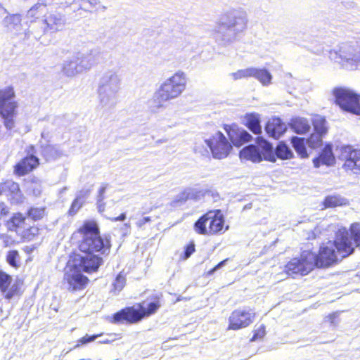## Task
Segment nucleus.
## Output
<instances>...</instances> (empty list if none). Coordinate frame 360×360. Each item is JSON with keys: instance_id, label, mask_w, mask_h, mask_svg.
Listing matches in <instances>:
<instances>
[{"instance_id": "nucleus-1", "label": "nucleus", "mask_w": 360, "mask_h": 360, "mask_svg": "<svg viewBox=\"0 0 360 360\" xmlns=\"http://www.w3.org/2000/svg\"><path fill=\"white\" fill-rule=\"evenodd\" d=\"M75 235L81 238L79 249L82 254L74 256V265L82 267L87 273L96 271L103 262L101 255L110 252V240L101 236L98 226L93 220L84 221Z\"/></svg>"}, {"instance_id": "nucleus-2", "label": "nucleus", "mask_w": 360, "mask_h": 360, "mask_svg": "<svg viewBox=\"0 0 360 360\" xmlns=\"http://www.w3.org/2000/svg\"><path fill=\"white\" fill-rule=\"evenodd\" d=\"M248 15L243 8H232L224 12L213 31L216 41L223 46L235 41L248 27Z\"/></svg>"}, {"instance_id": "nucleus-3", "label": "nucleus", "mask_w": 360, "mask_h": 360, "mask_svg": "<svg viewBox=\"0 0 360 360\" xmlns=\"http://www.w3.org/2000/svg\"><path fill=\"white\" fill-rule=\"evenodd\" d=\"M354 247L347 230L345 228H341L337 232L336 238L333 243L328 241L321 247L319 254L316 255L315 266H328L351 255L354 250Z\"/></svg>"}, {"instance_id": "nucleus-4", "label": "nucleus", "mask_w": 360, "mask_h": 360, "mask_svg": "<svg viewBox=\"0 0 360 360\" xmlns=\"http://www.w3.org/2000/svg\"><path fill=\"white\" fill-rule=\"evenodd\" d=\"M122 78L115 69L108 70L101 75L97 88L99 105L105 109L113 108L118 101Z\"/></svg>"}, {"instance_id": "nucleus-5", "label": "nucleus", "mask_w": 360, "mask_h": 360, "mask_svg": "<svg viewBox=\"0 0 360 360\" xmlns=\"http://www.w3.org/2000/svg\"><path fill=\"white\" fill-rule=\"evenodd\" d=\"M186 75L181 70L166 79L154 95L155 100L159 103L158 106L162 107L163 103L180 96L186 89Z\"/></svg>"}, {"instance_id": "nucleus-6", "label": "nucleus", "mask_w": 360, "mask_h": 360, "mask_svg": "<svg viewBox=\"0 0 360 360\" xmlns=\"http://www.w3.org/2000/svg\"><path fill=\"white\" fill-rule=\"evenodd\" d=\"M15 93L12 87L0 89V115L4 119V126L12 129L15 126L18 103L14 100Z\"/></svg>"}, {"instance_id": "nucleus-7", "label": "nucleus", "mask_w": 360, "mask_h": 360, "mask_svg": "<svg viewBox=\"0 0 360 360\" xmlns=\"http://www.w3.org/2000/svg\"><path fill=\"white\" fill-rule=\"evenodd\" d=\"M139 309L127 307L117 312L114 315V322L120 323L126 321L129 323H136L141 321L143 317L152 315L160 308V304L158 301L150 302L146 309L141 304Z\"/></svg>"}, {"instance_id": "nucleus-8", "label": "nucleus", "mask_w": 360, "mask_h": 360, "mask_svg": "<svg viewBox=\"0 0 360 360\" xmlns=\"http://www.w3.org/2000/svg\"><path fill=\"white\" fill-rule=\"evenodd\" d=\"M316 266V254L303 251L300 258L292 259L285 266V272L290 276L307 275Z\"/></svg>"}, {"instance_id": "nucleus-9", "label": "nucleus", "mask_w": 360, "mask_h": 360, "mask_svg": "<svg viewBox=\"0 0 360 360\" xmlns=\"http://www.w3.org/2000/svg\"><path fill=\"white\" fill-rule=\"evenodd\" d=\"M359 53L354 46L343 44L338 51H330V58L345 69L354 70L359 68Z\"/></svg>"}, {"instance_id": "nucleus-10", "label": "nucleus", "mask_w": 360, "mask_h": 360, "mask_svg": "<svg viewBox=\"0 0 360 360\" xmlns=\"http://www.w3.org/2000/svg\"><path fill=\"white\" fill-rule=\"evenodd\" d=\"M333 94L336 103L344 110L360 115V96L352 90L335 89Z\"/></svg>"}, {"instance_id": "nucleus-11", "label": "nucleus", "mask_w": 360, "mask_h": 360, "mask_svg": "<svg viewBox=\"0 0 360 360\" xmlns=\"http://www.w3.org/2000/svg\"><path fill=\"white\" fill-rule=\"evenodd\" d=\"M82 271L87 273L82 267L74 265V257L69 260L64 275V281L67 283V288L71 291L83 289L87 284L89 279L82 274Z\"/></svg>"}, {"instance_id": "nucleus-12", "label": "nucleus", "mask_w": 360, "mask_h": 360, "mask_svg": "<svg viewBox=\"0 0 360 360\" xmlns=\"http://www.w3.org/2000/svg\"><path fill=\"white\" fill-rule=\"evenodd\" d=\"M205 143L211 150L214 158L223 159L228 156L232 146L226 136L217 131L211 139H206Z\"/></svg>"}, {"instance_id": "nucleus-13", "label": "nucleus", "mask_w": 360, "mask_h": 360, "mask_svg": "<svg viewBox=\"0 0 360 360\" xmlns=\"http://www.w3.org/2000/svg\"><path fill=\"white\" fill-rule=\"evenodd\" d=\"M255 313L250 309H237L229 317V329L238 330L251 324Z\"/></svg>"}, {"instance_id": "nucleus-14", "label": "nucleus", "mask_w": 360, "mask_h": 360, "mask_svg": "<svg viewBox=\"0 0 360 360\" xmlns=\"http://www.w3.org/2000/svg\"><path fill=\"white\" fill-rule=\"evenodd\" d=\"M340 158L345 160L344 167L354 173H360V150H352L349 146L342 148Z\"/></svg>"}, {"instance_id": "nucleus-15", "label": "nucleus", "mask_w": 360, "mask_h": 360, "mask_svg": "<svg viewBox=\"0 0 360 360\" xmlns=\"http://www.w3.org/2000/svg\"><path fill=\"white\" fill-rule=\"evenodd\" d=\"M34 147L30 146L27 150V155L19 162L15 167V171L18 175H25L39 165V158L34 155Z\"/></svg>"}, {"instance_id": "nucleus-16", "label": "nucleus", "mask_w": 360, "mask_h": 360, "mask_svg": "<svg viewBox=\"0 0 360 360\" xmlns=\"http://www.w3.org/2000/svg\"><path fill=\"white\" fill-rule=\"evenodd\" d=\"M44 17L43 23L51 33L61 31L65 25V16L59 12L47 13Z\"/></svg>"}, {"instance_id": "nucleus-17", "label": "nucleus", "mask_w": 360, "mask_h": 360, "mask_svg": "<svg viewBox=\"0 0 360 360\" xmlns=\"http://www.w3.org/2000/svg\"><path fill=\"white\" fill-rule=\"evenodd\" d=\"M287 130L285 123L277 117L270 118L266 126L265 131L270 137L275 139H279Z\"/></svg>"}, {"instance_id": "nucleus-18", "label": "nucleus", "mask_w": 360, "mask_h": 360, "mask_svg": "<svg viewBox=\"0 0 360 360\" xmlns=\"http://www.w3.org/2000/svg\"><path fill=\"white\" fill-rule=\"evenodd\" d=\"M179 123L178 111L172 108H169L158 120V124L163 131L176 127Z\"/></svg>"}, {"instance_id": "nucleus-19", "label": "nucleus", "mask_w": 360, "mask_h": 360, "mask_svg": "<svg viewBox=\"0 0 360 360\" xmlns=\"http://www.w3.org/2000/svg\"><path fill=\"white\" fill-rule=\"evenodd\" d=\"M215 214V212L210 211L202 216L194 224L195 231L199 234L210 235V221Z\"/></svg>"}, {"instance_id": "nucleus-20", "label": "nucleus", "mask_w": 360, "mask_h": 360, "mask_svg": "<svg viewBox=\"0 0 360 360\" xmlns=\"http://www.w3.org/2000/svg\"><path fill=\"white\" fill-rule=\"evenodd\" d=\"M44 20L39 21H31L29 28L25 32V37L29 38L32 36L34 39H39L46 32H49L46 27V25L43 23Z\"/></svg>"}, {"instance_id": "nucleus-21", "label": "nucleus", "mask_w": 360, "mask_h": 360, "mask_svg": "<svg viewBox=\"0 0 360 360\" xmlns=\"http://www.w3.org/2000/svg\"><path fill=\"white\" fill-rule=\"evenodd\" d=\"M62 71L67 77H72L82 73L75 54L64 61Z\"/></svg>"}, {"instance_id": "nucleus-22", "label": "nucleus", "mask_w": 360, "mask_h": 360, "mask_svg": "<svg viewBox=\"0 0 360 360\" xmlns=\"http://www.w3.org/2000/svg\"><path fill=\"white\" fill-rule=\"evenodd\" d=\"M75 54L82 72L89 70L96 63L95 56L91 53L77 52Z\"/></svg>"}, {"instance_id": "nucleus-23", "label": "nucleus", "mask_w": 360, "mask_h": 360, "mask_svg": "<svg viewBox=\"0 0 360 360\" xmlns=\"http://www.w3.org/2000/svg\"><path fill=\"white\" fill-rule=\"evenodd\" d=\"M0 191L6 194L11 193L16 202H19L22 200V194L20 191L19 185L13 181L8 180L1 184L0 185Z\"/></svg>"}, {"instance_id": "nucleus-24", "label": "nucleus", "mask_w": 360, "mask_h": 360, "mask_svg": "<svg viewBox=\"0 0 360 360\" xmlns=\"http://www.w3.org/2000/svg\"><path fill=\"white\" fill-rule=\"evenodd\" d=\"M240 158L242 160H250L252 162H259L262 160L261 153L254 145H249L241 150Z\"/></svg>"}, {"instance_id": "nucleus-25", "label": "nucleus", "mask_w": 360, "mask_h": 360, "mask_svg": "<svg viewBox=\"0 0 360 360\" xmlns=\"http://www.w3.org/2000/svg\"><path fill=\"white\" fill-rule=\"evenodd\" d=\"M335 162V157L330 145H327L322 150L319 158L314 160L315 167H319L321 164L328 166L333 165Z\"/></svg>"}, {"instance_id": "nucleus-26", "label": "nucleus", "mask_w": 360, "mask_h": 360, "mask_svg": "<svg viewBox=\"0 0 360 360\" xmlns=\"http://www.w3.org/2000/svg\"><path fill=\"white\" fill-rule=\"evenodd\" d=\"M244 121L248 128L255 134L262 133L260 115L258 113H248L244 117Z\"/></svg>"}, {"instance_id": "nucleus-27", "label": "nucleus", "mask_w": 360, "mask_h": 360, "mask_svg": "<svg viewBox=\"0 0 360 360\" xmlns=\"http://www.w3.org/2000/svg\"><path fill=\"white\" fill-rule=\"evenodd\" d=\"M252 77L257 79L263 86H269L271 84L272 75L266 68H253Z\"/></svg>"}, {"instance_id": "nucleus-28", "label": "nucleus", "mask_w": 360, "mask_h": 360, "mask_svg": "<svg viewBox=\"0 0 360 360\" xmlns=\"http://www.w3.org/2000/svg\"><path fill=\"white\" fill-rule=\"evenodd\" d=\"M21 15L20 14L8 15L3 20V25L9 31H18L21 27Z\"/></svg>"}, {"instance_id": "nucleus-29", "label": "nucleus", "mask_w": 360, "mask_h": 360, "mask_svg": "<svg viewBox=\"0 0 360 360\" xmlns=\"http://www.w3.org/2000/svg\"><path fill=\"white\" fill-rule=\"evenodd\" d=\"M212 212H215L217 214H215L210 221V234H215L221 232L223 229L224 223V217L220 210H213Z\"/></svg>"}, {"instance_id": "nucleus-30", "label": "nucleus", "mask_w": 360, "mask_h": 360, "mask_svg": "<svg viewBox=\"0 0 360 360\" xmlns=\"http://www.w3.org/2000/svg\"><path fill=\"white\" fill-rule=\"evenodd\" d=\"M41 154L47 161L58 159L63 155L62 151L55 146L46 145L45 146H41Z\"/></svg>"}, {"instance_id": "nucleus-31", "label": "nucleus", "mask_w": 360, "mask_h": 360, "mask_svg": "<svg viewBox=\"0 0 360 360\" xmlns=\"http://www.w3.org/2000/svg\"><path fill=\"white\" fill-rule=\"evenodd\" d=\"M229 136L231 140L232 143L237 147H240L241 145L250 141L252 139V136L245 130H238L235 133V135L229 134Z\"/></svg>"}, {"instance_id": "nucleus-32", "label": "nucleus", "mask_w": 360, "mask_h": 360, "mask_svg": "<svg viewBox=\"0 0 360 360\" xmlns=\"http://www.w3.org/2000/svg\"><path fill=\"white\" fill-rule=\"evenodd\" d=\"M291 127L297 134H305L309 131L311 126L307 120L297 117L292 120Z\"/></svg>"}, {"instance_id": "nucleus-33", "label": "nucleus", "mask_w": 360, "mask_h": 360, "mask_svg": "<svg viewBox=\"0 0 360 360\" xmlns=\"http://www.w3.org/2000/svg\"><path fill=\"white\" fill-rule=\"evenodd\" d=\"M63 7H70L72 5L79 6L78 9L88 11L96 5V0H66L65 3H61Z\"/></svg>"}, {"instance_id": "nucleus-34", "label": "nucleus", "mask_w": 360, "mask_h": 360, "mask_svg": "<svg viewBox=\"0 0 360 360\" xmlns=\"http://www.w3.org/2000/svg\"><path fill=\"white\" fill-rule=\"evenodd\" d=\"M347 203V200L339 195H328L325 198L323 201V205L326 208L342 206Z\"/></svg>"}, {"instance_id": "nucleus-35", "label": "nucleus", "mask_w": 360, "mask_h": 360, "mask_svg": "<svg viewBox=\"0 0 360 360\" xmlns=\"http://www.w3.org/2000/svg\"><path fill=\"white\" fill-rule=\"evenodd\" d=\"M312 124L315 132L325 135L328 132L327 122L321 115H315L312 119Z\"/></svg>"}, {"instance_id": "nucleus-36", "label": "nucleus", "mask_w": 360, "mask_h": 360, "mask_svg": "<svg viewBox=\"0 0 360 360\" xmlns=\"http://www.w3.org/2000/svg\"><path fill=\"white\" fill-rule=\"evenodd\" d=\"M25 217L21 214H15L13 217L7 222L8 229L10 231H17L18 229L24 228Z\"/></svg>"}, {"instance_id": "nucleus-37", "label": "nucleus", "mask_w": 360, "mask_h": 360, "mask_svg": "<svg viewBox=\"0 0 360 360\" xmlns=\"http://www.w3.org/2000/svg\"><path fill=\"white\" fill-rule=\"evenodd\" d=\"M291 143L294 149L302 158L307 157L304 139L294 136L291 139Z\"/></svg>"}, {"instance_id": "nucleus-38", "label": "nucleus", "mask_w": 360, "mask_h": 360, "mask_svg": "<svg viewBox=\"0 0 360 360\" xmlns=\"http://www.w3.org/2000/svg\"><path fill=\"white\" fill-rule=\"evenodd\" d=\"M46 5L41 2H37L32 6L27 12V18L30 19H37L43 13Z\"/></svg>"}, {"instance_id": "nucleus-39", "label": "nucleus", "mask_w": 360, "mask_h": 360, "mask_svg": "<svg viewBox=\"0 0 360 360\" xmlns=\"http://www.w3.org/2000/svg\"><path fill=\"white\" fill-rule=\"evenodd\" d=\"M276 154L278 158L287 160L292 158V150L283 143H280L276 148Z\"/></svg>"}, {"instance_id": "nucleus-40", "label": "nucleus", "mask_w": 360, "mask_h": 360, "mask_svg": "<svg viewBox=\"0 0 360 360\" xmlns=\"http://www.w3.org/2000/svg\"><path fill=\"white\" fill-rule=\"evenodd\" d=\"M253 67L248 68L245 69L239 70L235 72L230 74V76L233 80L241 79L243 78L252 77Z\"/></svg>"}, {"instance_id": "nucleus-41", "label": "nucleus", "mask_w": 360, "mask_h": 360, "mask_svg": "<svg viewBox=\"0 0 360 360\" xmlns=\"http://www.w3.org/2000/svg\"><path fill=\"white\" fill-rule=\"evenodd\" d=\"M324 135L314 132L307 139V143L308 146L311 148H316L322 145V139Z\"/></svg>"}, {"instance_id": "nucleus-42", "label": "nucleus", "mask_w": 360, "mask_h": 360, "mask_svg": "<svg viewBox=\"0 0 360 360\" xmlns=\"http://www.w3.org/2000/svg\"><path fill=\"white\" fill-rule=\"evenodd\" d=\"M188 188H185L183 191L176 195L175 198L172 201L171 205L172 207H177L186 202L188 199Z\"/></svg>"}, {"instance_id": "nucleus-43", "label": "nucleus", "mask_w": 360, "mask_h": 360, "mask_svg": "<svg viewBox=\"0 0 360 360\" xmlns=\"http://www.w3.org/2000/svg\"><path fill=\"white\" fill-rule=\"evenodd\" d=\"M12 278L6 273L0 271V290L2 292L5 293L8 286L11 285Z\"/></svg>"}, {"instance_id": "nucleus-44", "label": "nucleus", "mask_w": 360, "mask_h": 360, "mask_svg": "<svg viewBox=\"0 0 360 360\" xmlns=\"http://www.w3.org/2000/svg\"><path fill=\"white\" fill-rule=\"evenodd\" d=\"M27 215L34 221L41 219L44 215V209L39 207H32L29 210Z\"/></svg>"}, {"instance_id": "nucleus-45", "label": "nucleus", "mask_w": 360, "mask_h": 360, "mask_svg": "<svg viewBox=\"0 0 360 360\" xmlns=\"http://www.w3.org/2000/svg\"><path fill=\"white\" fill-rule=\"evenodd\" d=\"M355 246H360V223H354L350 228Z\"/></svg>"}, {"instance_id": "nucleus-46", "label": "nucleus", "mask_w": 360, "mask_h": 360, "mask_svg": "<svg viewBox=\"0 0 360 360\" xmlns=\"http://www.w3.org/2000/svg\"><path fill=\"white\" fill-rule=\"evenodd\" d=\"M188 191L189 194L188 199L198 200L205 195V192L197 188L188 187Z\"/></svg>"}, {"instance_id": "nucleus-47", "label": "nucleus", "mask_w": 360, "mask_h": 360, "mask_svg": "<svg viewBox=\"0 0 360 360\" xmlns=\"http://www.w3.org/2000/svg\"><path fill=\"white\" fill-rule=\"evenodd\" d=\"M81 197H82V192L80 193V195H78L72 203V205L69 210V214L70 215L75 214L77 212V211L80 209V207H82L83 202L81 201Z\"/></svg>"}, {"instance_id": "nucleus-48", "label": "nucleus", "mask_w": 360, "mask_h": 360, "mask_svg": "<svg viewBox=\"0 0 360 360\" xmlns=\"http://www.w3.org/2000/svg\"><path fill=\"white\" fill-rule=\"evenodd\" d=\"M125 282V277L122 274V273L119 274L113 283L115 289L120 291L124 288Z\"/></svg>"}, {"instance_id": "nucleus-49", "label": "nucleus", "mask_w": 360, "mask_h": 360, "mask_svg": "<svg viewBox=\"0 0 360 360\" xmlns=\"http://www.w3.org/2000/svg\"><path fill=\"white\" fill-rule=\"evenodd\" d=\"M100 335H86L85 336H84L83 338H82L77 340V343L75 347L76 348L81 345H84V344L91 342L94 341Z\"/></svg>"}, {"instance_id": "nucleus-50", "label": "nucleus", "mask_w": 360, "mask_h": 360, "mask_svg": "<svg viewBox=\"0 0 360 360\" xmlns=\"http://www.w3.org/2000/svg\"><path fill=\"white\" fill-rule=\"evenodd\" d=\"M265 333L266 331L264 326H259L257 329H255V334L252 338L251 341H255L258 339H262L265 335Z\"/></svg>"}, {"instance_id": "nucleus-51", "label": "nucleus", "mask_w": 360, "mask_h": 360, "mask_svg": "<svg viewBox=\"0 0 360 360\" xmlns=\"http://www.w3.org/2000/svg\"><path fill=\"white\" fill-rule=\"evenodd\" d=\"M18 257V252L16 250H11L8 252L7 255V261L10 265L16 266V258Z\"/></svg>"}, {"instance_id": "nucleus-52", "label": "nucleus", "mask_w": 360, "mask_h": 360, "mask_svg": "<svg viewBox=\"0 0 360 360\" xmlns=\"http://www.w3.org/2000/svg\"><path fill=\"white\" fill-rule=\"evenodd\" d=\"M195 252V245L192 243L187 245L186 248L184 255L183 257L184 259H187L191 257V255Z\"/></svg>"}, {"instance_id": "nucleus-53", "label": "nucleus", "mask_w": 360, "mask_h": 360, "mask_svg": "<svg viewBox=\"0 0 360 360\" xmlns=\"http://www.w3.org/2000/svg\"><path fill=\"white\" fill-rule=\"evenodd\" d=\"M257 142L264 148L266 151H271L272 150V146L264 139L257 138Z\"/></svg>"}, {"instance_id": "nucleus-54", "label": "nucleus", "mask_w": 360, "mask_h": 360, "mask_svg": "<svg viewBox=\"0 0 360 360\" xmlns=\"http://www.w3.org/2000/svg\"><path fill=\"white\" fill-rule=\"evenodd\" d=\"M151 221V219L150 217H145L143 219L139 220L136 221V224L139 228H143V226Z\"/></svg>"}, {"instance_id": "nucleus-55", "label": "nucleus", "mask_w": 360, "mask_h": 360, "mask_svg": "<svg viewBox=\"0 0 360 360\" xmlns=\"http://www.w3.org/2000/svg\"><path fill=\"white\" fill-rule=\"evenodd\" d=\"M105 190H106V186H103L100 188V189L98 191V198H97V201L98 202H102L103 200L104 193L105 192Z\"/></svg>"}, {"instance_id": "nucleus-56", "label": "nucleus", "mask_w": 360, "mask_h": 360, "mask_svg": "<svg viewBox=\"0 0 360 360\" xmlns=\"http://www.w3.org/2000/svg\"><path fill=\"white\" fill-rule=\"evenodd\" d=\"M41 188L40 185H39V184L33 185L32 192L34 195H36V196L39 195L41 193Z\"/></svg>"}, {"instance_id": "nucleus-57", "label": "nucleus", "mask_w": 360, "mask_h": 360, "mask_svg": "<svg viewBox=\"0 0 360 360\" xmlns=\"http://www.w3.org/2000/svg\"><path fill=\"white\" fill-rule=\"evenodd\" d=\"M126 219V214L122 213L119 217L115 218H110L112 221H124Z\"/></svg>"}, {"instance_id": "nucleus-58", "label": "nucleus", "mask_w": 360, "mask_h": 360, "mask_svg": "<svg viewBox=\"0 0 360 360\" xmlns=\"http://www.w3.org/2000/svg\"><path fill=\"white\" fill-rule=\"evenodd\" d=\"M15 294L14 286H12L11 288L6 293V297L8 299L11 298Z\"/></svg>"}, {"instance_id": "nucleus-59", "label": "nucleus", "mask_w": 360, "mask_h": 360, "mask_svg": "<svg viewBox=\"0 0 360 360\" xmlns=\"http://www.w3.org/2000/svg\"><path fill=\"white\" fill-rule=\"evenodd\" d=\"M227 259H224L223 261H221V262H219L211 271L210 273H212L214 272V271H216L217 269L221 268V266H223L226 262Z\"/></svg>"}, {"instance_id": "nucleus-60", "label": "nucleus", "mask_w": 360, "mask_h": 360, "mask_svg": "<svg viewBox=\"0 0 360 360\" xmlns=\"http://www.w3.org/2000/svg\"><path fill=\"white\" fill-rule=\"evenodd\" d=\"M319 233V228H316L314 229V231H313L312 233V236H309V238H316V233Z\"/></svg>"}, {"instance_id": "nucleus-61", "label": "nucleus", "mask_w": 360, "mask_h": 360, "mask_svg": "<svg viewBox=\"0 0 360 360\" xmlns=\"http://www.w3.org/2000/svg\"><path fill=\"white\" fill-rule=\"evenodd\" d=\"M98 203V208L99 212H103L104 210V204L102 203V202H97Z\"/></svg>"}, {"instance_id": "nucleus-62", "label": "nucleus", "mask_w": 360, "mask_h": 360, "mask_svg": "<svg viewBox=\"0 0 360 360\" xmlns=\"http://www.w3.org/2000/svg\"><path fill=\"white\" fill-rule=\"evenodd\" d=\"M110 341L108 339H103V340H101L99 341L100 343H103V344L108 343Z\"/></svg>"}, {"instance_id": "nucleus-63", "label": "nucleus", "mask_w": 360, "mask_h": 360, "mask_svg": "<svg viewBox=\"0 0 360 360\" xmlns=\"http://www.w3.org/2000/svg\"><path fill=\"white\" fill-rule=\"evenodd\" d=\"M124 227L127 229V231H129L130 229V224H125Z\"/></svg>"}, {"instance_id": "nucleus-64", "label": "nucleus", "mask_w": 360, "mask_h": 360, "mask_svg": "<svg viewBox=\"0 0 360 360\" xmlns=\"http://www.w3.org/2000/svg\"><path fill=\"white\" fill-rule=\"evenodd\" d=\"M356 276L360 278V270L358 271Z\"/></svg>"}]
</instances>
